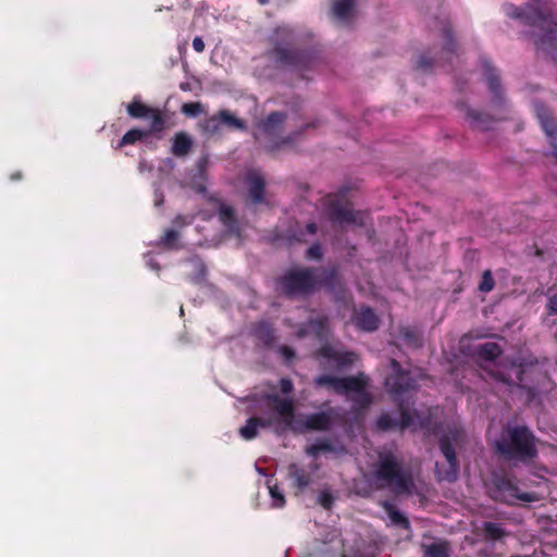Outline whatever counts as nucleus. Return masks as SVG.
<instances>
[{
  "label": "nucleus",
  "mask_w": 557,
  "mask_h": 557,
  "mask_svg": "<svg viewBox=\"0 0 557 557\" xmlns=\"http://www.w3.org/2000/svg\"><path fill=\"white\" fill-rule=\"evenodd\" d=\"M277 288L287 298L307 297L324 286L331 290L341 287L335 268L299 267L286 271L276 281Z\"/></svg>",
  "instance_id": "1"
},
{
  "label": "nucleus",
  "mask_w": 557,
  "mask_h": 557,
  "mask_svg": "<svg viewBox=\"0 0 557 557\" xmlns=\"http://www.w3.org/2000/svg\"><path fill=\"white\" fill-rule=\"evenodd\" d=\"M126 112L132 119H149L150 127L148 129L134 127L127 131L119 141L116 146L117 149L134 145L150 135H157V138H161L158 134H161L170 127V115L166 110L150 107L144 103L138 97H134L126 106Z\"/></svg>",
  "instance_id": "2"
},
{
  "label": "nucleus",
  "mask_w": 557,
  "mask_h": 557,
  "mask_svg": "<svg viewBox=\"0 0 557 557\" xmlns=\"http://www.w3.org/2000/svg\"><path fill=\"white\" fill-rule=\"evenodd\" d=\"M400 418H393L389 413H382L376 420V428L387 432L396 429L405 430L411 425H418L421 430L437 433L441 429L440 418L443 410L440 407H430L425 411L413 410L412 412L404 403L397 404Z\"/></svg>",
  "instance_id": "3"
},
{
  "label": "nucleus",
  "mask_w": 557,
  "mask_h": 557,
  "mask_svg": "<svg viewBox=\"0 0 557 557\" xmlns=\"http://www.w3.org/2000/svg\"><path fill=\"white\" fill-rule=\"evenodd\" d=\"M374 476L396 495H411L414 481L410 470L403 467V461L392 451L379 454Z\"/></svg>",
  "instance_id": "4"
},
{
  "label": "nucleus",
  "mask_w": 557,
  "mask_h": 557,
  "mask_svg": "<svg viewBox=\"0 0 557 557\" xmlns=\"http://www.w3.org/2000/svg\"><path fill=\"white\" fill-rule=\"evenodd\" d=\"M495 447L506 458L527 459L536 454L534 437L524 426H506Z\"/></svg>",
  "instance_id": "5"
},
{
  "label": "nucleus",
  "mask_w": 557,
  "mask_h": 557,
  "mask_svg": "<svg viewBox=\"0 0 557 557\" xmlns=\"http://www.w3.org/2000/svg\"><path fill=\"white\" fill-rule=\"evenodd\" d=\"M329 220L338 225H364V214L350 209L347 190L329 194L325 199Z\"/></svg>",
  "instance_id": "6"
},
{
  "label": "nucleus",
  "mask_w": 557,
  "mask_h": 557,
  "mask_svg": "<svg viewBox=\"0 0 557 557\" xmlns=\"http://www.w3.org/2000/svg\"><path fill=\"white\" fill-rule=\"evenodd\" d=\"M391 372L384 380L387 393L396 404L404 403L403 396L416 387V381L410 371L401 368L396 359L389 360Z\"/></svg>",
  "instance_id": "7"
},
{
  "label": "nucleus",
  "mask_w": 557,
  "mask_h": 557,
  "mask_svg": "<svg viewBox=\"0 0 557 557\" xmlns=\"http://www.w3.org/2000/svg\"><path fill=\"white\" fill-rule=\"evenodd\" d=\"M270 55L278 65L295 70L308 69L312 62V55L309 51L283 46L277 41Z\"/></svg>",
  "instance_id": "8"
},
{
  "label": "nucleus",
  "mask_w": 557,
  "mask_h": 557,
  "mask_svg": "<svg viewBox=\"0 0 557 557\" xmlns=\"http://www.w3.org/2000/svg\"><path fill=\"white\" fill-rule=\"evenodd\" d=\"M286 119V113L273 111L265 119L261 120L258 124V128L262 135L271 139H276L274 144L271 146V150H275L283 145H289L294 140V137L290 135L285 137L280 136L283 124L285 123Z\"/></svg>",
  "instance_id": "9"
},
{
  "label": "nucleus",
  "mask_w": 557,
  "mask_h": 557,
  "mask_svg": "<svg viewBox=\"0 0 557 557\" xmlns=\"http://www.w3.org/2000/svg\"><path fill=\"white\" fill-rule=\"evenodd\" d=\"M440 32L442 33L443 37L446 39V44L443 47L440 57H430L429 54H421L414 65V69L417 71L429 73L436 66L444 65L445 62L450 61L451 58V42H453V36L451 30L449 26H443L440 28Z\"/></svg>",
  "instance_id": "10"
},
{
  "label": "nucleus",
  "mask_w": 557,
  "mask_h": 557,
  "mask_svg": "<svg viewBox=\"0 0 557 557\" xmlns=\"http://www.w3.org/2000/svg\"><path fill=\"white\" fill-rule=\"evenodd\" d=\"M313 384L317 387H325L338 395L350 393V391H359L363 384L358 377L345 376L337 377L330 374L319 375L314 379Z\"/></svg>",
  "instance_id": "11"
},
{
  "label": "nucleus",
  "mask_w": 557,
  "mask_h": 557,
  "mask_svg": "<svg viewBox=\"0 0 557 557\" xmlns=\"http://www.w3.org/2000/svg\"><path fill=\"white\" fill-rule=\"evenodd\" d=\"M494 497L495 499L508 505L534 503L540 500V497L535 493L521 492L517 486L506 481L497 483Z\"/></svg>",
  "instance_id": "12"
},
{
  "label": "nucleus",
  "mask_w": 557,
  "mask_h": 557,
  "mask_svg": "<svg viewBox=\"0 0 557 557\" xmlns=\"http://www.w3.org/2000/svg\"><path fill=\"white\" fill-rule=\"evenodd\" d=\"M336 418L337 410L331 407L324 411L307 414L304 426L310 431H330Z\"/></svg>",
  "instance_id": "13"
},
{
  "label": "nucleus",
  "mask_w": 557,
  "mask_h": 557,
  "mask_svg": "<svg viewBox=\"0 0 557 557\" xmlns=\"http://www.w3.org/2000/svg\"><path fill=\"white\" fill-rule=\"evenodd\" d=\"M351 321L354 325L363 332H374L377 330L380 319L369 306H360L354 310Z\"/></svg>",
  "instance_id": "14"
},
{
  "label": "nucleus",
  "mask_w": 557,
  "mask_h": 557,
  "mask_svg": "<svg viewBox=\"0 0 557 557\" xmlns=\"http://www.w3.org/2000/svg\"><path fill=\"white\" fill-rule=\"evenodd\" d=\"M329 334V319L326 317L311 318L298 329V336L305 337L314 335L318 339L322 341Z\"/></svg>",
  "instance_id": "15"
},
{
  "label": "nucleus",
  "mask_w": 557,
  "mask_h": 557,
  "mask_svg": "<svg viewBox=\"0 0 557 557\" xmlns=\"http://www.w3.org/2000/svg\"><path fill=\"white\" fill-rule=\"evenodd\" d=\"M315 354L317 357L336 362L341 368L351 366L356 360V355L354 352L336 350L330 344L322 345Z\"/></svg>",
  "instance_id": "16"
},
{
  "label": "nucleus",
  "mask_w": 557,
  "mask_h": 557,
  "mask_svg": "<svg viewBox=\"0 0 557 557\" xmlns=\"http://www.w3.org/2000/svg\"><path fill=\"white\" fill-rule=\"evenodd\" d=\"M251 334L264 348L272 347L276 339L274 327L264 320L258 321L252 325Z\"/></svg>",
  "instance_id": "17"
},
{
  "label": "nucleus",
  "mask_w": 557,
  "mask_h": 557,
  "mask_svg": "<svg viewBox=\"0 0 557 557\" xmlns=\"http://www.w3.org/2000/svg\"><path fill=\"white\" fill-rule=\"evenodd\" d=\"M265 399L274 404L275 411L289 424L295 416V406L292 398H282L277 394H269Z\"/></svg>",
  "instance_id": "18"
},
{
  "label": "nucleus",
  "mask_w": 557,
  "mask_h": 557,
  "mask_svg": "<svg viewBox=\"0 0 557 557\" xmlns=\"http://www.w3.org/2000/svg\"><path fill=\"white\" fill-rule=\"evenodd\" d=\"M248 194L255 205L264 203L265 182L264 178L257 173L247 175Z\"/></svg>",
  "instance_id": "19"
},
{
  "label": "nucleus",
  "mask_w": 557,
  "mask_h": 557,
  "mask_svg": "<svg viewBox=\"0 0 557 557\" xmlns=\"http://www.w3.org/2000/svg\"><path fill=\"white\" fill-rule=\"evenodd\" d=\"M272 425L271 419H263L260 417H251L247 419L246 424L239 429V435L246 440L251 441L257 437L259 429L270 428Z\"/></svg>",
  "instance_id": "20"
},
{
  "label": "nucleus",
  "mask_w": 557,
  "mask_h": 557,
  "mask_svg": "<svg viewBox=\"0 0 557 557\" xmlns=\"http://www.w3.org/2000/svg\"><path fill=\"white\" fill-rule=\"evenodd\" d=\"M193 139L185 132H178L173 137L171 152L175 157H185L193 148Z\"/></svg>",
  "instance_id": "21"
},
{
  "label": "nucleus",
  "mask_w": 557,
  "mask_h": 557,
  "mask_svg": "<svg viewBox=\"0 0 557 557\" xmlns=\"http://www.w3.org/2000/svg\"><path fill=\"white\" fill-rule=\"evenodd\" d=\"M219 219L231 234L239 233V226L233 207L222 202L219 208Z\"/></svg>",
  "instance_id": "22"
},
{
  "label": "nucleus",
  "mask_w": 557,
  "mask_h": 557,
  "mask_svg": "<svg viewBox=\"0 0 557 557\" xmlns=\"http://www.w3.org/2000/svg\"><path fill=\"white\" fill-rule=\"evenodd\" d=\"M355 0H335L332 12L334 17L341 23H347L352 16Z\"/></svg>",
  "instance_id": "23"
},
{
  "label": "nucleus",
  "mask_w": 557,
  "mask_h": 557,
  "mask_svg": "<svg viewBox=\"0 0 557 557\" xmlns=\"http://www.w3.org/2000/svg\"><path fill=\"white\" fill-rule=\"evenodd\" d=\"M288 475L294 480V485L299 491H304L311 483L310 474L296 463L288 466Z\"/></svg>",
  "instance_id": "24"
},
{
  "label": "nucleus",
  "mask_w": 557,
  "mask_h": 557,
  "mask_svg": "<svg viewBox=\"0 0 557 557\" xmlns=\"http://www.w3.org/2000/svg\"><path fill=\"white\" fill-rule=\"evenodd\" d=\"M219 117L221 120L222 127L231 131H247V123L244 120L237 117L230 110H220Z\"/></svg>",
  "instance_id": "25"
},
{
  "label": "nucleus",
  "mask_w": 557,
  "mask_h": 557,
  "mask_svg": "<svg viewBox=\"0 0 557 557\" xmlns=\"http://www.w3.org/2000/svg\"><path fill=\"white\" fill-rule=\"evenodd\" d=\"M354 377H358L363 386L359 391H351L356 395L352 397V401L355 405H358L360 408H368L372 404V396L369 392H367L368 386V377L363 373H358L357 375H354Z\"/></svg>",
  "instance_id": "26"
},
{
  "label": "nucleus",
  "mask_w": 557,
  "mask_h": 557,
  "mask_svg": "<svg viewBox=\"0 0 557 557\" xmlns=\"http://www.w3.org/2000/svg\"><path fill=\"white\" fill-rule=\"evenodd\" d=\"M440 449H441L443 456L445 457L449 469L446 471L445 476H441L438 474V480L451 481L453 479H451L450 472L453 471V440L448 434L444 435L440 440Z\"/></svg>",
  "instance_id": "27"
},
{
  "label": "nucleus",
  "mask_w": 557,
  "mask_h": 557,
  "mask_svg": "<svg viewBox=\"0 0 557 557\" xmlns=\"http://www.w3.org/2000/svg\"><path fill=\"white\" fill-rule=\"evenodd\" d=\"M482 531L484 537L488 541H500L508 535L503 524L496 522H484Z\"/></svg>",
  "instance_id": "28"
},
{
  "label": "nucleus",
  "mask_w": 557,
  "mask_h": 557,
  "mask_svg": "<svg viewBox=\"0 0 557 557\" xmlns=\"http://www.w3.org/2000/svg\"><path fill=\"white\" fill-rule=\"evenodd\" d=\"M199 127H200L201 132L206 135L213 136V135L219 134L222 129V123L219 117V111L216 113L212 114L211 116L205 119L203 121H201L199 123Z\"/></svg>",
  "instance_id": "29"
},
{
  "label": "nucleus",
  "mask_w": 557,
  "mask_h": 557,
  "mask_svg": "<svg viewBox=\"0 0 557 557\" xmlns=\"http://www.w3.org/2000/svg\"><path fill=\"white\" fill-rule=\"evenodd\" d=\"M423 557H449L446 543L422 544Z\"/></svg>",
  "instance_id": "30"
},
{
  "label": "nucleus",
  "mask_w": 557,
  "mask_h": 557,
  "mask_svg": "<svg viewBox=\"0 0 557 557\" xmlns=\"http://www.w3.org/2000/svg\"><path fill=\"white\" fill-rule=\"evenodd\" d=\"M400 338L409 346L418 348L422 346V336L421 333L412 327H401Z\"/></svg>",
  "instance_id": "31"
},
{
  "label": "nucleus",
  "mask_w": 557,
  "mask_h": 557,
  "mask_svg": "<svg viewBox=\"0 0 557 557\" xmlns=\"http://www.w3.org/2000/svg\"><path fill=\"white\" fill-rule=\"evenodd\" d=\"M383 507L394 524L404 529L409 528V520L399 510H397L394 505L385 502Z\"/></svg>",
  "instance_id": "32"
},
{
  "label": "nucleus",
  "mask_w": 557,
  "mask_h": 557,
  "mask_svg": "<svg viewBox=\"0 0 557 557\" xmlns=\"http://www.w3.org/2000/svg\"><path fill=\"white\" fill-rule=\"evenodd\" d=\"M326 451H333V446L329 440L318 441L306 449V453L312 457H318L320 453Z\"/></svg>",
  "instance_id": "33"
},
{
  "label": "nucleus",
  "mask_w": 557,
  "mask_h": 557,
  "mask_svg": "<svg viewBox=\"0 0 557 557\" xmlns=\"http://www.w3.org/2000/svg\"><path fill=\"white\" fill-rule=\"evenodd\" d=\"M203 111L201 102H185L181 107V112L188 117H197L203 113Z\"/></svg>",
  "instance_id": "34"
},
{
  "label": "nucleus",
  "mask_w": 557,
  "mask_h": 557,
  "mask_svg": "<svg viewBox=\"0 0 557 557\" xmlns=\"http://www.w3.org/2000/svg\"><path fill=\"white\" fill-rule=\"evenodd\" d=\"M481 355L488 360H493L500 355V348L495 343H486L481 347Z\"/></svg>",
  "instance_id": "35"
},
{
  "label": "nucleus",
  "mask_w": 557,
  "mask_h": 557,
  "mask_svg": "<svg viewBox=\"0 0 557 557\" xmlns=\"http://www.w3.org/2000/svg\"><path fill=\"white\" fill-rule=\"evenodd\" d=\"M495 286L493 274L490 270H485L482 274V280L479 284V289L483 293L491 292Z\"/></svg>",
  "instance_id": "36"
},
{
  "label": "nucleus",
  "mask_w": 557,
  "mask_h": 557,
  "mask_svg": "<svg viewBox=\"0 0 557 557\" xmlns=\"http://www.w3.org/2000/svg\"><path fill=\"white\" fill-rule=\"evenodd\" d=\"M178 237L180 234L177 231L169 228L164 232V235L161 238V243L166 248H173L175 247Z\"/></svg>",
  "instance_id": "37"
},
{
  "label": "nucleus",
  "mask_w": 557,
  "mask_h": 557,
  "mask_svg": "<svg viewBox=\"0 0 557 557\" xmlns=\"http://www.w3.org/2000/svg\"><path fill=\"white\" fill-rule=\"evenodd\" d=\"M322 257H323V248L319 242L312 244L306 251V258L308 260L319 261L322 259Z\"/></svg>",
  "instance_id": "38"
},
{
  "label": "nucleus",
  "mask_w": 557,
  "mask_h": 557,
  "mask_svg": "<svg viewBox=\"0 0 557 557\" xmlns=\"http://www.w3.org/2000/svg\"><path fill=\"white\" fill-rule=\"evenodd\" d=\"M277 351L286 364H289L296 357L295 350L287 345H281Z\"/></svg>",
  "instance_id": "39"
},
{
  "label": "nucleus",
  "mask_w": 557,
  "mask_h": 557,
  "mask_svg": "<svg viewBox=\"0 0 557 557\" xmlns=\"http://www.w3.org/2000/svg\"><path fill=\"white\" fill-rule=\"evenodd\" d=\"M318 503L324 509H331L334 504V497L329 491H323L320 493V495L318 497Z\"/></svg>",
  "instance_id": "40"
},
{
  "label": "nucleus",
  "mask_w": 557,
  "mask_h": 557,
  "mask_svg": "<svg viewBox=\"0 0 557 557\" xmlns=\"http://www.w3.org/2000/svg\"><path fill=\"white\" fill-rule=\"evenodd\" d=\"M197 271L196 273L190 277L191 282L195 284L201 283L207 274V268L202 261L197 262Z\"/></svg>",
  "instance_id": "41"
},
{
  "label": "nucleus",
  "mask_w": 557,
  "mask_h": 557,
  "mask_svg": "<svg viewBox=\"0 0 557 557\" xmlns=\"http://www.w3.org/2000/svg\"><path fill=\"white\" fill-rule=\"evenodd\" d=\"M280 391L283 395H289L294 392V384L290 379L282 377L278 381Z\"/></svg>",
  "instance_id": "42"
},
{
  "label": "nucleus",
  "mask_w": 557,
  "mask_h": 557,
  "mask_svg": "<svg viewBox=\"0 0 557 557\" xmlns=\"http://www.w3.org/2000/svg\"><path fill=\"white\" fill-rule=\"evenodd\" d=\"M270 495L275 502V507L281 508L285 505L284 495L278 491L276 486L270 487Z\"/></svg>",
  "instance_id": "43"
},
{
  "label": "nucleus",
  "mask_w": 557,
  "mask_h": 557,
  "mask_svg": "<svg viewBox=\"0 0 557 557\" xmlns=\"http://www.w3.org/2000/svg\"><path fill=\"white\" fill-rule=\"evenodd\" d=\"M547 308H548L549 314H557V292L555 294H553L552 296H549L548 302H547Z\"/></svg>",
  "instance_id": "44"
},
{
  "label": "nucleus",
  "mask_w": 557,
  "mask_h": 557,
  "mask_svg": "<svg viewBox=\"0 0 557 557\" xmlns=\"http://www.w3.org/2000/svg\"><path fill=\"white\" fill-rule=\"evenodd\" d=\"M193 48L196 52L201 53L205 50V42L201 37H195L193 40Z\"/></svg>",
  "instance_id": "45"
},
{
  "label": "nucleus",
  "mask_w": 557,
  "mask_h": 557,
  "mask_svg": "<svg viewBox=\"0 0 557 557\" xmlns=\"http://www.w3.org/2000/svg\"><path fill=\"white\" fill-rule=\"evenodd\" d=\"M322 124L321 120H314L310 123L305 124L299 132L295 134V136L300 135L302 132H305L308 128H317Z\"/></svg>",
  "instance_id": "46"
},
{
  "label": "nucleus",
  "mask_w": 557,
  "mask_h": 557,
  "mask_svg": "<svg viewBox=\"0 0 557 557\" xmlns=\"http://www.w3.org/2000/svg\"><path fill=\"white\" fill-rule=\"evenodd\" d=\"M488 87H490L491 90H493L497 95L498 91H499V87H500L498 78L497 77H491L488 79Z\"/></svg>",
  "instance_id": "47"
},
{
  "label": "nucleus",
  "mask_w": 557,
  "mask_h": 557,
  "mask_svg": "<svg viewBox=\"0 0 557 557\" xmlns=\"http://www.w3.org/2000/svg\"><path fill=\"white\" fill-rule=\"evenodd\" d=\"M173 223L178 226H184L190 223V221H187V218L178 214L174 218Z\"/></svg>",
  "instance_id": "48"
},
{
  "label": "nucleus",
  "mask_w": 557,
  "mask_h": 557,
  "mask_svg": "<svg viewBox=\"0 0 557 557\" xmlns=\"http://www.w3.org/2000/svg\"><path fill=\"white\" fill-rule=\"evenodd\" d=\"M543 125L548 134H553L556 131V124L554 120L544 121Z\"/></svg>",
  "instance_id": "49"
},
{
  "label": "nucleus",
  "mask_w": 557,
  "mask_h": 557,
  "mask_svg": "<svg viewBox=\"0 0 557 557\" xmlns=\"http://www.w3.org/2000/svg\"><path fill=\"white\" fill-rule=\"evenodd\" d=\"M306 232L313 235L318 232V225L314 222H310L306 225Z\"/></svg>",
  "instance_id": "50"
},
{
  "label": "nucleus",
  "mask_w": 557,
  "mask_h": 557,
  "mask_svg": "<svg viewBox=\"0 0 557 557\" xmlns=\"http://www.w3.org/2000/svg\"><path fill=\"white\" fill-rule=\"evenodd\" d=\"M23 177L22 172L17 171L10 175L11 181H18Z\"/></svg>",
  "instance_id": "51"
},
{
  "label": "nucleus",
  "mask_w": 557,
  "mask_h": 557,
  "mask_svg": "<svg viewBox=\"0 0 557 557\" xmlns=\"http://www.w3.org/2000/svg\"><path fill=\"white\" fill-rule=\"evenodd\" d=\"M275 35L276 36H287L288 35V30L286 28H277L276 32H275Z\"/></svg>",
  "instance_id": "52"
},
{
  "label": "nucleus",
  "mask_w": 557,
  "mask_h": 557,
  "mask_svg": "<svg viewBox=\"0 0 557 557\" xmlns=\"http://www.w3.org/2000/svg\"><path fill=\"white\" fill-rule=\"evenodd\" d=\"M180 88L183 91H188V90H190V85L188 83H181Z\"/></svg>",
  "instance_id": "53"
},
{
  "label": "nucleus",
  "mask_w": 557,
  "mask_h": 557,
  "mask_svg": "<svg viewBox=\"0 0 557 557\" xmlns=\"http://www.w3.org/2000/svg\"><path fill=\"white\" fill-rule=\"evenodd\" d=\"M545 24H547V28H548V33L549 34L554 33L557 29V25H554V27H552L550 23L545 22Z\"/></svg>",
  "instance_id": "54"
},
{
  "label": "nucleus",
  "mask_w": 557,
  "mask_h": 557,
  "mask_svg": "<svg viewBox=\"0 0 557 557\" xmlns=\"http://www.w3.org/2000/svg\"><path fill=\"white\" fill-rule=\"evenodd\" d=\"M207 163V159L206 158H202L200 161H199V168H202L205 166V164Z\"/></svg>",
  "instance_id": "55"
},
{
  "label": "nucleus",
  "mask_w": 557,
  "mask_h": 557,
  "mask_svg": "<svg viewBox=\"0 0 557 557\" xmlns=\"http://www.w3.org/2000/svg\"><path fill=\"white\" fill-rule=\"evenodd\" d=\"M474 121L479 119V114L476 112L471 113L470 115Z\"/></svg>",
  "instance_id": "56"
},
{
  "label": "nucleus",
  "mask_w": 557,
  "mask_h": 557,
  "mask_svg": "<svg viewBox=\"0 0 557 557\" xmlns=\"http://www.w3.org/2000/svg\"><path fill=\"white\" fill-rule=\"evenodd\" d=\"M258 2H259L261 5H264V4L269 3V0H258Z\"/></svg>",
  "instance_id": "57"
},
{
  "label": "nucleus",
  "mask_w": 557,
  "mask_h": 557,
  "mask_svg": "<svg viewBox=\"0 0 557 557\" xmlns=\"http://www.w3.org/2000/svg\"><path fill=\"white\" fill-rule=\"evenodd\" d=\"M549 36L548 35H542L541 36V40L544 41L546 38H548Z\"/></svg>",
  "instance_id": "58"
},
{
  "label": "nucleus",
  "mask_w": 557,
  "mask_h": 557,
  "mask_svg": "<svg viewBox=\"0 0 557 557\" xmlns=\"http://www.w3.org/2000/svg\"><path fill=\"white\" fill-rule=\"evenodd\" d=\"M162 202H163V199H160V201H157L156 205L159 206Z\"/></svg>",
  "instance_id": "59"
}]
</instances>
